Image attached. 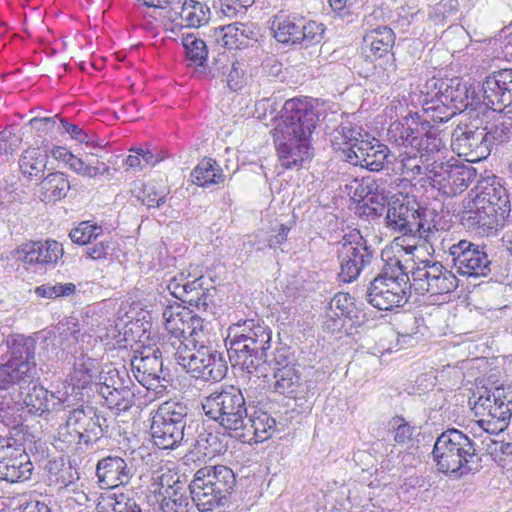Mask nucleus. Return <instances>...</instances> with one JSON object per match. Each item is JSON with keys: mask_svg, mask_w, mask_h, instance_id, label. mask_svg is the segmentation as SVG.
Here are the masks:
<instances>
[{"mask_svg": "<svg viewBox=\"0 0 512 512\" xmlns=\"http://www.w3.org/2000/svg\"><path fill=\"white\" fill-rule=\"evenodd\" d=\"M22 397H0V423L5 426H19L22 422Z\"/></svg>", "mask_w": 512, "mask_h": 512, "instance_id": "50", "label": "nucleus"}, {"mask_svg": "<svg viewBox=\"0 0 512 512\" xmlns=\"http://www.w3.org/2000/svg\"><path fill=\"white\" fill-rule=\"evenodd\" d=\"M377 188L378 187L374 181L365 179L359 180L357 178L345 185V191L354 202H357V204L363 203L371 192L373 190H377Z\"/></svg>", "mask_w": 512, "mask_h": 512, "instance_id": "60", "label": "nucleus"}, {"mask_svg": "<svg viewBox=\"0 0 512 512\" xmlns=\"http://www.w3.org/2000/svg\"><path fill=\"white\" fill-rule=\"evenodd\" d=\"M102 233V226L91 221H83L70 231L69 237L73 243L86 245L96 240Z\"/></svg>", "mask_w": 512, "mask_h": 512, "instance_id": "56", "label": "nucleus"}, {"mask_svg": "<svg viewBox=\"0 0 512 512\" xmlns=\"http://www.w3.org/2000/svg\"><path fill=\"white\" fill-rule=\"evenodd\" d=\"M188 410L182 402L166 401L154 412L150 430L158 448L173 450L193 440L192 422L187 423Z\"/></svg>", "mask_w": 512, "mask_h": 512, "instance_id": "5", "label": "nucleus"}, {"mask_svg": "<svg viewBox=\"0 0 512 512\" xmlns=\"http://www.w3.org/2000/svg\"><path fill=\"white\" fill-rule=\"evenodd\" d=\"M280 165L285 169L299 168L312 158L311 140L273 136Z\"/></svg>", "mask_w": 512, "mask_h": 512, "instance_id": "25", "label": "nucleus"}, {"mask_svg": "<svg viewBox=\"0 0 512 512\" xmlns=\"http://www.w3.org/2000/svg\"><path fill=\"white\" fill-rule=\"evenodd\" d=\"M135 379L147 390L163 393L170 381L168 369L163 368L162 354L158 348L142 347L135 350L130 359Z\"/></svg>", "mask_w": 512, "mask_h": 512, "instance_id": "14", "label": "nucleus"}, {"mask_svg": "<svg viewBox=\"0 0 512 512\" xmlns=\"http://www.w3.org/2000/svg\"><path fill=\"white\" fill-rule=\"evenodd\" d=\"M181 365L191 377L204 382H219L227 374L228 365L224 353L217 349L207 334L194 338V349L187 356H179Z\"/></svg>", "mask_w": 512, "mask_h": 512, "instance_id": "8", "label": "nucleus"}, {"mask_svg": "<svg viewBox=\"0 0 512 512\" xmlns=\"http://www.w3.org/2000/svg\"><path fill=\"white\" fill-rule=\"evenodd\" d=\"M375 249L359 230L345 234L337 250L341 282L351 283L358 279L362 271L369 267L375 259Z\"/></svg>", "mask_w": 512, "mask_h": 512, "instance_id": "11", "label": "nucleus"}, {"mask_svg": "<svg viewBox=\"0 0 512 512\" xmlns=\"http://www.w3.org/2000/svg\"><path fill=\"white\" fill-rule=\"evenodd\" d=\"M56 328L60 338L71 341L72 344H76L82 336L79 322L74 317L61 320Z\"/></svg>", "mask_w": 512, "mask_h": 512, "instance_id": "62", "label": "nucleus"}, {"mask_svg": "<svg viewBox=\"0 0 512 512\" xmlns=\"http://www.w3.org/2000/svg\"><path fill=\"white\" fill-rule=\"evenodd\" d=\"M395 39L394 31L388 26H377L370 29L363 37L366 57L377 62L376 66L383 69L382 80L386 82L391 81V75L397 69L393 53Z\"/></svg>", "mask_w": 512, "mask_h": 512, "instance_id": "15", "label": "nucleus"}, {"mask_svg": "<svg viewBox=\"0 0 512 512\" xmlns=\"http://www.w3.org/2000/svg\"><path fill=\"white\" fill-rule=\"evenodd\" d=\"M211 476L216 480H235V474L233 470L225 465L204 466L194 474L193 480H204L205 478Z\"/></svg>", "mask_w": 512, "mask_h": 512, "instance_id": "61", "label": "nucleus"}, {"mask_svg": "<svg viewBox=\"0 0 512 512\" xmlns=\"http://www.w3.org/2000/svg\"><path fill=\"white\" fill-rule=\"evenodd\" d=\"M424 211L418 205H410L399 198L392 199L387 203L384 217L385 226L403 236H412L414 233L423 237L426 232L423 219Z\"/></svg>", "mask_w": 512, "mask_h": 512, "instance_id": "17", "label": "nucleus"}, {"mask_svg": "<svg viewBox=\"0 0 512 512\" xmlns=\"http://www.w3.org/2000/svg\"><path fill=\"white\" fill-rule=\"evenodd\" d=\"M394 441L399 445L409 444L413 440L417 427L411 425L402 416H395L390 421Z\"/></svg>", "mask_w": 512, "mask_h": 512, "instance_id": "59", "label": "nucleus"}, {"mask_svg": "<svg viewBox=\"0 0 512 512\" xmlns=\"http://www.w3.org/2000/svg\"><path fill=\"white\" fill-rule=\"evenodd\" d=\"M153 492L157 495L163 512H179L189 503L188 482H153Z\"/></svg>", "mask_w": 512, "mask_h": 512, "instance_id": "31", "label": "nucleus"}, {"mask_svg": "<svg viewBox=\"0 0 512 512\" xmlns=\"http://www.w3.org/2000/svg\"><path fill=\"white\" fill-rule=\"evenodd\" d=\"M115 242L111 239L101 240L86 249V254L93 260H106L115 253Z\"/></svg>", "mask_w": 512, "mask_h": 512, "instance_id": "63", "label": "nucleus"}, {"mask_svg": "<svg viewBox=\"0 0 512 512\" xmlns=\"http://www.w3.org/2000/svg\"><path fill=\"white\" fill-rule=\"evenodd\" d=\"M69 169H71L76 174L87 177V178H96L99 175H104L109 173L110 167L107 166L104 162H100L99 160L93 159H81L75 156L72 159V163H70Z\"/></svg>", "mask_w": 512, "mask_h": 512, "instance_id": "52", "label": "nucleus"}, {"mask_svg": "<svg viewBox=\"0 0 512 512\" xmlns=\"http://www.w3.org/2000/svg\"><path fill=\"white\" fill-rule=\"evenodd\" d=\"M458 287V279L455 274L440 263L436 277L430 283L427 293L431 295H442L454 291Z\"/></svg>", "mask_w": 512, "mask_h": 512, "instance_id": "53", "label": "nucleus"}, {"mask_svg": "<svg viewBox=\"0 0 512 512\" xmlns=\"http://www.w3.org/2000/svg\"><path fill=\"white\" fill-rule=\"evenodd\" d=\"M58 442L65 445V447L58 445L61 450L74 449L77 445L83 444L81 434H78L75 429L69 427L67 421L58 430Z\"/></svg>", "mask_w": 512, "mask_h": 512, "instance_id": "64", "label": "nucleus"}, {"mask_svg": "<svg viewBox=\"0 0 512 512\" xmlns=\"http://www.w3.org/2000/svg\"><path fill=\"white\" fill-rule=\"evenodd\" d=\"M58 133L61 135L68 134L71 139L85 144L88 147H95L97 145L95 134L84 130L79 125L71 123L66 118L59 120Z\"/></svg>", "mask_w": 512, "mask_h": 512, "instance_id": "54", "label": "nucleus"}, {"mask_svg": "<svg viewBox=\"0 0 512 512\" xmlns=\"http://www.w3.org/2000/svg\"><path fill=\"white\" fill-rule=\"evenodd\" d=\"M389 148L374 137H366L354 154H349V164L360 166L372 172L385 168L388 161Z\"/></svg>", "mask_w": 512, "mask_h": 512, "instance_id": "28", "label": "nucleus"}, {"mask_svg": "<svg viewBox=\"0 0 512 512\" xmlns=\"http://www.w3.org/2000/svg\"><path fill=\"white\" fill-rule=\"evenodd\" d=\"M411 296L410 286L404 283L384 282L380 279H372L365 292V300L374 308L381 311H392L403 307Z\"/></svg>", "mask_w": 512, "mask_h": 512, "instance_id": "21", "label": "nucleus"}, {"mask_svg": "<svg viewBox=\"0 0 512 512\" xmlns=\"http://www.w3.org/2000/svg\"><path fill=\"white\" fill-rule=\"evenodd\" d=\"M432 455L437 470L448 476L463 477L481 468V458L476 453L474 441L455 428L438 436Z\"/></svg>", "mask_w": 512, "mask_h": 512, "instance_id": "4", "label": "nucleus"}, {"mask_svg": "<svg viewBox=\"0 0 512 512\" xmlns=\"http://www.w3.org/2000/svg\"><path fill=\"white\" fill-rule=\"evenodd\" d=\"M247 337L248 339L261 338L272 340V330L262 319H244L232 324L228 328L227 339Z\"/></svg>", "mask_w": 512, "mask_h": 512, "instance_id": "37", "label": "nucleus"}, {"mask_svg": "<svg viewBox=\"0 0 512 512\" xmlns=\"http://www.w3.org/2000/svg\"><path fill=\"white\" fill-rule=\"evenodd\" d=\"M202 407L206 416L218 422L232 438L248 417L242 390L234 385L223 386L211 393L204 399Z\"/></svg>", "mask_w": 512, "mask_h": 512, "instance_id": "7", "label": "nucleus"}, {"mask_svg": "<svg viewBox=\"0 0 512 512\" xmlns=\"http://www.w3.org/2000/svg\"><path fill=\"white\" fill-rule=\"evenodd\" d=\"M227 353L234 367H239L249 375L257 378L267 375V352L263 349L248 346L246 343L225 339Z\"/></svg>", "mask_w": 512, "mask_h": 512, "instance_id": "22", "label": "nucleus"}, {"mask_svg": "<svg viewBox=\"0 0 512 512\" xmlns=\"http://www.w3.org/2000/svg\"><path fill=\"white\" fill-rule=\"evenodd\" d=\"M61 243L56 240L28 242L14 251V258L29 265L54 266L63 256Z\"/></svg>", "mask_w": 512, "mask_h": 512, "instance_id": "23", "label": "nucleus"}, {"mask_svg": "<svg viewBox=\"0 0 512 512\" xmlns=\"http://www.w3.org/2000/svg\"><path fill=\"white\" fill-rule=\"evenodd\" d=\"M419 319L415 317L414 315L408 314L406 315L405 322L409 325H412L413 328H411L410 331H403V332H395L392 329H388L387 332L384 334L383 337L379 339L377 342L378 351L382 354L384 353H392L394 348L396 350L400 349L402 345H400V336L405 338H410L412 334L416 333L417 331L414 329V326L418 323Z\"/></svg>", "mask_w": 512, "mask_h": 512, "instance_id": "47", "label": "nucleus"}, {"mask_svg": "<svg viewBox=\"0 0 512 512\" xmlns=\"http://www.w3.org/2000/svg\"><path fill=\"white\" fill-rule=\"evenodd\" d=\"M166 335L164 344L175 349V359L187 356L194 347V338H204L203 319L178 303L167 305L162 313Z\"/></svg>", "mask_w": 512, "mask_h": 512, "instance_id": "6", "label": "nucleus"}, {"mask_svg": "<svg viewBox=\"0 0 512 512\" xmlns=\"http://www.w3.org/2000/svg\"><path fill=\"white\" fill-rule=\"evenodd\" d=\"M387 140L393 147L403 149L398 156L399 169L403 176L416 167L418 162L428 165L437 160L444 148L439 129L430 120L423 118L420 111L413 110L390 123Z\"/></svg>", "mask_w": 512, "mask_h": 512, "instance_id": "1", "label": "nucleus"}, {"mask_svg": "<svg viewBox=\"0 0 512 512\" xmlns=\"http://www.w3.org/2000/svg\"><path fill=\"white\" fill-rule=\"evenodd\" d=\"M483 104L495 112L512 113V68L493 71L482 82Z\"/></svg>", "mask_w": 512, "mask_h": 512, "instance_id": "20", "label": "nucleus"}, {"mask_svg": "<svg viewBox=\"0 0 512 512\" xmlns=\"http://www.w3.org/2000/svg\"><path fill=\"white\" fill-rule=\"evenodd\" d=\"M475 167L458 161L433 160L426 166V178L432 188L444 197H455L477 181Z\"/></svg>", "mask_w": 512, "mask_h": 512, "instance_id": "9", "label": "nucleus"}, {"mask_svg": "<svg viewBox=\"0 0 512 512\" xmlns=\"http://www.w3.org/2000/svg\"><path fill=\"white\" fill-rule=\"evenodd\" d=\"M476 188L479 190L475 196L485 204L497 210L500 219L505 223L511 212L510 197L503 180L495 175L477 180Z\"/></svg>", "mask_w": 512, "mask_h": 512, "instance_id": "27", "label": "nucleus"}, {"mask_svg": "<svg viewBox=\"0 0 512 512\" xmlns=\"http://www.w3.org/2000/svg\"><path fill=\"white\" fill-rule=\"evenodd\" d=\"M472 190L463 200V208L459 213L460 221L470 231L478 234H492L504 226L497 210L473 196Z\"/></svg>", "mask_w": 512, "mask_h": 512, "instance_id": "18", "label": "nucleus"}, {"mask_svg": "<svg viewBox=\"0 0 512 512\" xmlns=\"http://www.w3.org/2000/svg\"><path fill=\"white\" fill-rule=\"evenodd\" d=\"M328 311L335 316L344 317L349 320L357 318V309L353 298L348 293L339 292L331 299Z\"/></svg>", "mask_w": 512, "mask_h": 512, "instance_id": "55", "label": "nucleus"}, {"mask_svg": "<svg viewBox=\"0 0 512 512\" xmlns=\"http://www.w3.org/2000/svg\"><path fill=\"white\" fill-rule=\"evenodd\" d=\"M182 46L188 66L203 67L207 62L208 48L206 43L194 34L182 37Z\"/></svg>", "mask_w": 512, "mask_h": 512, "instance_id": "46", "label": "nucleus"}, {"mask_svg": "<svg viewBox=\"0 0 512 512\" xmlns=\"http://www.w3.org/2000/svg\"><path fill=\"white\" fill-rule=\"evenodd\" d=\"M468 404L476 416H486L503 431L512 418V388L510 386H477Z\"/></svg>", "mask_w": 512, "mask_h": 512, "instance_id": "10", "label": "nucleus"}, {"mask_svg": "<svg viewBox=\"0 0 512 512\" xmlns=\"http://www.w3.org/2000/svg\"><path fill=\"white\" fill-rule=\"evenodd\" d=\"M368 137L362 127L351 122L340 124L331 135V146L338 156L349 162V154H354L363 140Z\"/></svg>", "mask_w": 512, "mask_h": 512, "instance_id": "30", "label": "nucleus"}, {"mask_svg": "<svg viewBox=\"0 0 512 512\" xmlns=\"http://www.w3.org/2000/svg\"><path fill=\"white\" fill-rule=\"evenodd\" d=\"M9 357L0 364V397H22L37 375L36 341L22 334L3 338Z\"/></svg>", "mask_w": 512, "mask_h": 512, "instance_id": "3", "label": "nucleus"}, {"mask_svg": "<svg viewBox=\"0 0 512 512\" xmlns=\"http://www.w3.org/2000/svg\"><path fill=\"white\" fill-rule=\"evenodd\" d=\"M318 121V114L311 105L301 99L292 98L285 101L281 110V120L274 128L273 136L311 140Z\"/></svg>", "mask_w": 512, "mask_h": 512, "instance_id": "12", "label": "nucleus"}, {"mask_svg": "<svg viewBox=\"0 0 512 512\" xmlns=\"http://www.w3.org/2000/svg\"><path fill=\"white\" fill-rule=\"evenodd\" d=\"M449 255L461 275L485 277L491 273V261L483 245L462 239L449 247Z\"/></svg>", "mask_w": 512, "mask_h": 512, "instance_id": "16", "label": "nucleus"}, {"mask_svg": "<svg viewBox=\"0 0 512 512\" xmlns=\"http://www.w3.org/2000/svg\"><path fill=\"white\" fill-rule=\"evenodd\" d=\"M135 468L128 465L125 459L109 455L100 459L96 466L98 480H121L134 477Z\"/></svg>", "mask_w": 512, "mask_h": 512, "instance_id": "34", "label": "nucleus"}, {"mask_svg": "<svg viewBox=\"0 0 512 512\" xmlns=\"http://www.w3.org/2000/svg\"><path fill=\"white\" fill-rule=\"evenodd\" d=\"M85 433L84 444L91 445L99 441L102 437L109 435V421L92 406H85Z\"/></svg>", "mask_w": 512, "mask_h": 512, "instance_id": "40", "label": "nucleus"}, {"mask_svg": "<svg viewBox=\"0 0 512 512\" xmlns=\"http://www.w3.org/2000/svg\"><path fill=\"white\" fill-rule=\"evenodd\" d=\"M275 379L274 391L285 397L300 401L299 406L305 405L304 410H310L312 403L308 401L310 395V384L302 381L299 371L296 368H283L273 372Z\"/></svg>", "mask_w": 512, "mask_h": 512, "instance_id": "24", "label": "nucleus"}, {"mask_svg": "<svg viewBox=\"0 0 512 512\" xmlns=\"http://www.w3.org/2000/svg\"><path fill=\"white\" fill-rule=\"evenodd\" d=\"M98 512H142L137 502L123 493H116L108 496L106 507Z\"/></svg>", "mask_w": 512, "mask_h": 512, "instance_id": "58", "label": "nucleus"}, {"mask_svg": "<svg viewBox=\"0 0 512 512\" xmlns=\"http://www.w3.org/2000/svg\"><path fill=\"white\" fill-rule=\"evenodd\" d=\"M486 144H489L490 152L512 140V120L510 118L497 121L490 126H485Z\"/></svg>", "mask_w": 512, "mask_h": 512, "instance_id": "48", "label": "nucleus"}, {"mask_svg": "<svg viewBox=\"0 0 512 512\" xmlns=\"http://www.w3.org/2000/svg\"><path fill=\"white\" fill-rule=\"evenodd\" d=\"M275 431L276 420L265 411L255 410L248 414L233 438L242 443H259L271 438Z\"/></svg>", "mask_w": 512, "mask_h": 512, "instance_id": "26", "label": "nucleus"}, {"mask_svg": "<svg viewBox=\"0 0 512 512\" xmlns=\"http://www.w3.org/2000/svg\"><path fill=\"white\" fill-rule=\"evenodd\" d=\"M179 15L186 27L199 28L206 25L211 17L209 6L198 0H183Z\"/></svg>", "mask_w": 512, "mask_h": 512, "instance_id": "43", "label": "nucleus"}, {"mask_svg": "<svg viewBox=\"0 0 512 512\" xmlns=\"http://www.w3.org/2000/svg\"><path fill=\"white\" fill-rule=\"evenodd\" d=\"M409 273H411V266L407 262L403 263L399 258L393 257L385 262L380 273L374 279L395 284L401 282L412 288Z\"/></svg>", "mask_w": 512, "mask_h": 512, "instance_id": "45", "label": "nucleus"}, {"mask_svg": "<svg viewBox=\"0 0 512 512\" xmlns=\"http://www.w3.org/2000/svg\"><path fill=\"white\" fill-rule=\"evenodd\" d=\"M95 360L81 352L74 357L72 371L68 375L69 385L74 390H83L92 384L94 378Z\"/></svg>", "mask_w": 512, "mask_h": 512, "instance_id": "35", "label": "nucleus"}, {"mask_svg": "<svg viewBox=\"0 0 512 512\" xmlns=\"http://www.w3.org/2000/svg\"><path fill=\"white\" fill-rule=\"evenodd\" d=\"M96 386L97 389L106 388L107 390H115L118 387H134L135 385L125 369L119 370L116 368H108L107 370L101 371L99 375V382Z\"/></svg>", "mask_w": 512, "mask_h": 512, "instance_id": "51", "label": "nucleus"}, {"mask_svg": "<svg viewBox=\"0 0 512 512\" xmlns=\"http://www.w3.org/2000/svg\"><path fill=\"white\" fill-rule=\"evenodd\" d=\"M228 482H220L226 486ZM219 482H189V493L199 509L213 510L223 506L228 500L229 490L233 489L235 482H231L225 490L218 486Z\"/></svg>", "mask_w": 512, "mask_h": 512, "instance_id": "29", "label": "nucleus"}, {"mask_svg": "<svg viewBox=\"0 0 512 512\" xmlns=\"http://www.w3.org/2000/svg\"><path fill=\"white\" fill-rule=\"evenodd\" d=\"M272 29L279 43L305 49L320 43L325 33L324 24L296 16H275Z\"/></svg>", "mask_w": 512, "mask_h": 512, "instance_id": "13", "label": "nucleus"}, {"mask_svg": "<svg viewBox=\"0 0 512 512\" xmlns=\"http://www.w3.org/2000/svg\"><path fill=\"white\" fill-rule=\"evenodd\" d=\"M47 162V151L39 147H29L22 152L18 165L25 180L38 182L44 177Z\"/></svg>", "mask_w": 512, "mask_h": 512, "instance_id": "32", "label": "nucleus"}, {"mask_svg": "<svg viewBox=\"0 0 512 512\" xmlns=\"http://www.w3.org/2000/svg\"><path fill=\"white\" fill-rule=\"evenodd\" d=\"M485 128L472 123L458 125L451 135V148L458 156L467 162H479L490 155Z\"/></svg>", "mask_w": 512, "mask_h": 512, "instance_id": "19", "label": "nucleus"}, {"mask_svg": "<svg viewBox=\"0 0 512 512\" xmlns=\"http://www.w3.org/2000/svg\"><path fill=\"white\" fill-rule=\"evenodd\" d=\"M77 290L74 283H45L35 288V294L38 297L46 299H58L69 297Z\"/></svg>", "mask_w": 512, "mask_h": 512, "instance_id": "57", "label": "nucleus"}, {"mask_svg": "<svg viewBox=\"0 0 512 512\" xmlns=\"http://www.w3.org/2000/svg\"><path fill=\"white\" fill-rule=\"evenodd\" d=\"M480 104L475 88L461 78L428 79L421 89L422 115L435 123L448 122L458 113Z\"/></svg>", "mask_w": 512, "mask_h": 512, "instance_id": "2", "label": "nucleus"}, {"mask_svg": "<svg viewBox=\"0 0 512 512\" xmlns=\"http://www.w3.org/2000/svg\"><path fill=\"white\" fill-rule=\"evenodd\" d=\"M225 435H219L217 432L202 428L197 436L193 435V440L188 441V446L193 447L197 453L205 456H215L226 452L227 443L224 442Z\"/></svg>", "mask_w": 512, "mask_h": 512, "instance_id": "38", "label": "nucleus"}, {"mask_svg": "<svg viewBox=\"0 0 512 512\" xmlns=\"http://www.w3.org/2000/svg\"><path fill=\"white\" fill-rule=\"evenodd\" d=\"M217 42L228 49H241L253 39V31L244 23L235 22L216 30Z\"/></svg>", "mask_w": 512, "mask_h": 512, "instance_id": "33", "label": "nucleus"}, {"mask_svg": "<svg viewBox=\"0 0 512 512\" xmlns=\"http://www.w3.org/2000/svg\"><path fill=\"white\" fill-rule=\"evenodd\" d=\"M22 394L21 406L22 409L27 408L28 412L35 415H42L51 410L50 401L55 398V395L50 393L47 389L36 384V380Z\"/></svg>", "mask_w": 512, "mask_h": 512, "instance_id": "41", "label": "nucleus"}, {"mask_svg": "<svg viewBox=\"0 0 512 512\" xmlns=\"http://www.w3.org/2000/svg\"><path fill=\"white\" fill-rule=\"evenodd\" d=\"M68 176L60 171L49 173L40 181L41 200L55 202L64 198L70 190Z\"/></svg>", "mask_w": 512, "mask_h": 512, "instance_id": "42", "label": "nucleus"}, {"mask_svg": "<svg viewBox=\"0 0 512 512\" xmlns=\"http://www.w3.org/2000/svg\"><path fill=\"white\" fill-rule=\"evenodd\" d=\"M192 183L207 188L211 185L223 183L225 175L221 166L212 158L202 159L190 174Z\"/></svg>", "mask_w": 512, "mask_h": 512, "instance_id": "36", "label": "nucleus"}, {"mask_svg": "<svg viewBox=\"0 0 512 512\" xmlns=\"http://www.w3.org/2000/svg\"><path fill=\"white\" fill-rule=\"evenodd\" d=\"M99 396L103 399V405L114 410L116 414L126 412L135 404V392L132 387L124 386L117 389H97Z\"/></svg>", "mask_w": 512, "mask_h": 512, "instance_id": "39", "label": "nucleus"}, {"mask_svg": "<svg viewBox=\"0 0 512 512\" xmlns=\"http://www.w3.org/2000/svg\"><path fill=\"white\" fill-rule=\"evenodd\" d=\"M171 198L170 188L166 186L154 182H148L143 186L141 201L148 209H160Z\"/></svg>", "mask_w": 512, "mask_h": 512, "instance_id": "49", "label": "nucleus"}, {"mask_svg": "<svg viewBox=\"0 0 512 512\" xmlns=\"http://www.w3.org/2000/svg\"><path fill=\"white\" fill-rule=\"evenodd\" d=\"M440 269V262L432 260H423L416 267L411 266V284L419 293L425 294L430 288V283L436 277L437 270Z\"/></svg>", "mask_w": 512, "mask_h": 512, "instance_id": "44", "label": "nucleus"}]
</instances>
